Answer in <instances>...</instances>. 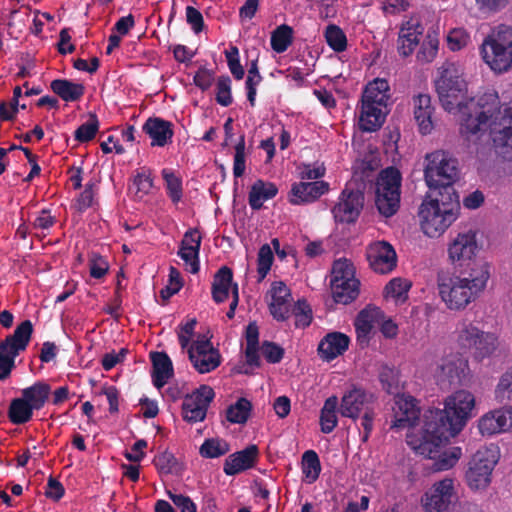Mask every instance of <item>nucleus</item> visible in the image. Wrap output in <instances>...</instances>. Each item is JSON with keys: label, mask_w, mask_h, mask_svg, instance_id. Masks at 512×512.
Instances as JSON below:
<instances>
[{"label": "nucleus", "mask_w": 512, "mask_h": 512, "mask_svg": "<svg viewBox=\"0 0 512 512\" xmlns=\"http://www.w3.org/2000/svg\"><path fill=\"white\" fill-rule=\"evenodd\" d=\"M461 65L445 62L435 81L442 107L462 116L460 132L468 140L489 129L496 152L512 161V102L501 106L495 93H485L477 100L468 96L467 83Z\"/></svg>", "instance_id": "f257e3e1"}, {"label": "nucleus", "mask_w": 512, "mask_h": 512, "mask_svg": "<svg viewBox=\"0 0 512 512\" xmlns=\"http://www.w3.org/2000/svg\"><path fill=\"white\" fill-rule=\"evenodd\" d=\"M372 403L373 395L371 393L360 385L350 384L343 392L338 411L341 416L356 421L362 412L371 408Z\"/></svg>", "instance_id": "ddd939ff"}, {"label": "nucleus", "mask_w": 512, "mask_h": 512, "mask_svg": "<svg viewBox=\"0 0 512 512\" xmlns=\"http://www.w3.org/2000/svg\"><path fill=\"white\" fill-rule=\"evenodd\" d=\"M439 368L440 379L448 381L450 385L463 384L469 372L468 360L458 354L444 358Z\"/></svg>", "instance_id": "aec40b11"}, {"label": "nucleus", "mask_w": 512, "mask_h": 512, "mask_svg": "<svg viewBox=\"0 0 512 512\" xmlns=\"http://www.w3.org/2000/svg\"><path fill=\"white\" fill-rule=\"evenodd\" d=\"M401 181V173L395 167L383 169L377 177L375 205L384 217H391L399 210Z\"/></svg>", "instance_id": "423d86ee"}, {"label": "nucleus", "mask_w": 512, "mask_h": 512, "mask_svg": "<svg viewBox=\"0 0 512 512\" xmlns=\"http://www.w3.org/2000/svg\"><path fill=\"white\" fill-rule=\"evenodd\" d=\"M189 360L193 367L201 374L215 370L221 363V356L211 341L205 337H198L188 349Z\"/></svg>", "instance_id": "4468645a"}, {"label": "nucleus", "mask_w": 512, "mask_h": 512, "mask_svg": "<svg viewBox=\"0 0 512 512\" xmlns=\"http://www.w3.org/2000/svg\"><path fill=\"white\" fill-rule=\"evenodd\" d=\"M295 325L299 328L308 327L312 321V310L306 300H298L294 306Z\"/></svg>", "instance_id": "5fc2aeb1"}, {"label": "nucleus", "mask_w": 512, "mask_h": 512, "mask_svg": "<svg viewBox=\"0 0 512 512\" xmlns=\"http://www.w3.org/2000/svg\"><path fill=\"white\" fill-rule=\"evenodd\" d=\"M419 217L423 232L429 237H436L456 220V213L452 203L440 204L438 199H430L421 204Z\"/></svg>", "instance_id": "6e6552de"}, {"label": "nucleus", "mask_w": 512, "mask_h": 512, "mask_svg": "<svg viewBox=\"0 0 512 512\" xmlns=\"http://www.w3.org/2000/svg\"><path fill=\"white\" fill-rule=\"evenodd\" d=\"M245 172V138L240 136L239 142L235 146V155L233 163V174L235 177H241Z\"/></svg>", "instance_id": "052dcab7"}, {"label": "nucleus", "mask_w": 512, "mask_h": 512, "mask_svg": "<svg viewBox=\"0 0 512 512\" xmlns=\"http://www.w3.org/2000/svg\"><path fill=\"white\" fill-rule=\"evenodd\" d=\"M230 450L229 444L222 439L211 438L204 441L200 447V454L205 458H217Z\"/></svg>", "instance_id": "09e8293b"}, {"label": "nucleus", "mask_w": 512, "mask_h": 512, "mask_svg": "<svg viewBox=\"0 0 512 512\" xmlns=\"http://www.w3.org/2000/svg\"><path fill=\"white\" fill-rule=\"evenodd\" d=\"M327 44L336 52H342L347 47L345 33L336 25H329L325 31Z\"/></svg>", "instance_id": "8fccbe9b"}, {"label": "nucleus", "mask_w": 512, "mask_h": 512, "mask_svg": "<svg viewBox=\"0 0 512 512\" xmlns=\"http://www.w3.org/2000/svg\"><path fill=\"white\" fill-rule=\"evenodd\" d=\"M98 128V119L95 114H91L89 121L79 126L75 131V139L81 143L88 142L95 137Z\"/></svg>", "instance_id": "864d4df0"}, {"label": "nucleus", "mask_w": 512, "mask_h": 512, "mask_svg": "<svg viewBox=\"0 0 512 512\" xmlns=\"http://www.w3.org/2000/svg\"><path fill=\"white\" fill-rule=\"evenodd\" d=\"M422 34V29L417 22L407 21L402 25L398 37V51L407 57L412 54L414 48L419 43V36Z\"/></svg>", "instance_id": "cd10ccee"}, {"label": "nucleus", "mask_w": 512, "mask_h": 512, "mask_svg": "<svg viewBox=\"0 0 512 512\" xmlns=\"http://www.w3.org/2000/svg\"><path fill=\"white\" fill-rule=\"evenodd\" d=\"M51 90L66 102L79 100L85 92L81 83H74L66 79H56L50 84Z\"/></svg>", "instance_id": "2f4dec72"}, {"label": "nucleus", "mask_w": 512, "mask_h": 512, "mask_svg": "<svg viewBox=\"0 0 512 512\" xmlns=\"http://www.w3.org/2000/svg\"><path fill=\"white\" fill-rule=\"evenodd\" d=\"M293 40V29L282 24L271 34V47L277 53H283L291 45Z\"/></svg>", "instance_id": "c03bdc74"}, {"label": "nucleus", "mask_w": 512, "mask_h": 512, "mask_svg": "<svg viewBox=\"0 0 512 512\" xmlns=\"http://www.w3.org/2000/svg\"><path fill=\"white\" fill-rule=\"evenodd\" d=\"M382 311L376 307H367L363 309L355 319V329L358 339L366 338L374 324L382 317Z\"/></svg>", "instance_id": "473e14b6"}, {"label": "nucleus", "mask_w": 512, "mask_h": 512, "mask_svg": "<svg viewBox=\"0 0 512 512\" xmlns=\"http://www.w3.org/2000/svg\"><path fill=\"white\" fill-rule=\"evenodd\" d=\"M273 253L268 244H264L260 247L257 259V272L259 275L258 281H262L268 274L271 265L273 263Z\"/></svg>", "instance_id": "603ef678"}, {"label": "nucleus", "mask_w": 512, "mask_h": 512, "mask_svg": "<svg viewBox=\"0 0 512 512\" xmlns=\"http://www.w3.org/2000/svg\"><path fill=\"white\" fill-rule=\"evenodd\" d=\"M411 285L408 279L401 277L393 278L384 288V297L393 300L395 304H403L408 299Z\"/></svg>", "instance_id": "f704fd0d"}, {"label": "nucleus", "mask_w": 512, "mask_h": 512, "mask_svg": "<svg viewBox=\"0 0 512 512\" xmlns=\"http://www.w3.org/2000/svg\"><path fill=\"white\" fill-rule=\"evenodd\" d=\"M489 278L487 263H475L458 274L441 271L437 274L438 293L449 310L461 311L483 293Z\"/></svg>", "instance_id": "7ed1b4c3"}, {"label": "nucleus", "mask_w": 512, "mask_h": 512, "mask_svg": "<svg viewBox=\"0 0 512 512\" xmlns=\"http://www.w3.org/2000/svg\"><path fill=\"white\" fill-rule=\"evenodd\" d=\"M225 56L232 75L237 80H241L244 77L245 72L239 61L238 48L235 46L231 47L230 50L225 51Z\"/></svg>", "instance_id": "680f3d73"}, {"label": "nucleus", "mask_w": 512, "mask_h": 512, "mask_svg": "<svg viewBox=\"0 0 512 512\" xmlns=\"http://www.w3.org/2000/svg\"><path fill=\"white\" fill-rule=\"evenodd\" d=\"M349 343V337L343 333H328L318 345V354L323 360L331 361L342 355L348 349Z\"/></svg>", "instance_id": "393cba45"}, {"label": "nucleus", "mask_w": 512, "mask_h": 512, "mask_svg": "<svg viewBox=\"0 0 512 512\" xmlns=\"http://www.w3.org/2000/svg\"><path fill=\"white\" fill-rule=\"evenodd\" d=\"M370 267L377 273L391 272L397 264V255L391 244L386 241L371 243L366 250Z\"/></svg>", "instance_id": "f3484780"}, {"label": "nucleus", "mask_w": 512, "mask_h": 512, "mask_svg": "<svg viewBox=\"0 0 512 512\" xmlns=\"http://www.w3.org/2000/svg\"><path fill=\"white\" fill-rule=\"evenodd\" d=\"M251 410V402L246 398H240L227 409V420L231 423L244 424L247 422Z\"/></svg>", "instance_id": "49530a36"}, {"label": "nucleus", "mask_w": 512, "mask_h": 512, "mask_svg": "<svg viewBox=\"0 0 512 512\" xmlns=\"http://www.w3.org/2000/svg\"><path fill=\"white\" fill-rule=\"evenodd\" d=\"M413 106L414 118L420 133L423 135L431 133L434 127L432 121L434 107L431 103V97L428 94H418L413 98Z\"/></svg>", "instance_id": "bb28decb"}, {"label": "nucleus", "mask_w": 512, "mask_h": 512, "mask_svg": "<svg viewBox=\"0 0 512 512\" xmlns=\"http://www.w3.org/2000/svg\"><path fill=\"white\" fill-rule=\"evenodd\" d=\"M498 347L497 337L488 332H484L481 337L475 341V346L470 350L476 359L483 360L491 356Z\"/></svg>", "instance_id": "58836bf2"}, {"label": "nucleus", "mask_w": 512, "mask_h": 512, "mask_svg": "<svg viewBox=\"0 0 512 512\" xmlns=\"http://www.w3.org/2000/svg\"><path fill=\"white\" fill-rule=\"evenodd\" d=\"M394 420L391 428L404 429L412 427L419 419L420 409L417 406L416 399L410 395H399L395 400Z\"/></svg>", "instance_id": "a211bd4d"}, {"label": "nucleus", "mask_w": 512, "mask_h": 512, "mask_svg": "<svg viewBox=\"0 0 512 512\" xmlns=\"http://www.w3.org/2000/svg\"><path fill=\"white\" fill-rule=\"evenodd\" d=\"M33 410L23 398L13 399L9 407V419L13 424H24L32 418Z\"/></svg>", "instance_id": "79ce46f5"}, {"label": "nucleus", "mask_w": 512, "mask_h": 512, "mask_svg": "<svg viewBox=\"0 0 512 512\" xmlns=\"http://www.w3.org/2000/svg\"><path fill=\"white\" fill-rule=\"evenodd\" d=\"M201 239L197 229H189L184 234L178 251V255L185 262L187 270L193 274L199 271Z\"/></svg>", "instance_id": "412c9836"}, {"label": "nucleus", "mask_w": 512, "mask_h": 512, "mask_svg": "<svg viewBox=\"0 0 512 512\" xmlns=\"http://www.w3.org/2000/svg\"><path fill=\"white\" fill-rule=\"evenodd\" d=\"M197 321L195 318L190 319L185 324L179 326V330L177 331L178 340L180 346L183 350L186 348L189 349V344L192 336L194 335V330L196 327Z\"/></svg>", "instance_id": "e2e57ef3"}, {"label": "nucleus", "mask_w": 512, "mask_h": 512, "mask_svg": "<svg viewBox=\"0 0 512 512\" xmlns=\"http://www.w3.org/2000/svg\"><path fill=\"white\" fill-rule=\"evenodd\" d=\"M328 183L324 181L299 182L292 185L290 202L294 205L314 202L328 191Z\"/></svg>", "instance_id": "5701e85b"}, {"label": "nucleus", "mask_w": 512, "mask_h": 512, "mask_svg": "<svg viewBox=\"0 0 512 512\" xmlns=\"http://www.w3.org/2000/svg\"><path fill=\"white\" fill-rule=\"evenodd\" d=\"M483 436H491L512 428V407L494 410L483 415L478 422Z\"/></svg>", "instance_id": "6ab92c4d"}, {"label": "nucleus", "mask_w": 512, "mask_h": 512, "mask_svg": "<svg viewBox=\"0 0 512 512\" xmlns=\"http://www.w3.org/2000/svg\"><path fill=\"white\" fill-rule=\"evenodd\" d=\"M232 270L227 267H221L214 275L212 283V298L216 303H223L229 296V291L233 290L234 284Z\"/></svg>", "instance_id": "c756f323"}, {"label": "nucleus", "mask_w": 512, "mask_h": 512, "mask_svg": "<svg viewBox=\"0 0 512 512\" xmlns=\"http://www.w3.org/2000/svg\"><path fill=\"white\" fill-rule=\"evenodd\" d=\"M388 81L376 78L369 82L362 95V110L360 115L361 129L373 132L379 129L388 113L390 100Z\"/></svg>", "instance_id": "20e7f679"}, {"label": "nucleus", "mask_w": 512, "mask_h": 512, "mask_svg": "<svg viewBox=\"0 0 512 512\" xmlns=\"http://www.w3.org/2000/svg\"><path fill=\"white\" fill-rule=\"evenodd\" d=\"M484 333L472 323L462 322L456 329L457 343L464 350H472L475 341Z\"/></svg>", "instance_id": "4c0bfd02"}, {"label": "nucleus", "mask_w": 512, "mask_h": 512, "mask_svg": "<svg viewBox=\"0 0 512 512\" xmlns=\"http://www.w3.org/2000/svg\"><path fill=\"white\" fill-rule=\"evenodd\" d=\"M214 396L213 389L207 385H201L198 389L187 395L182 403L184 420L190 423L203 421Z\"/></svg>", "instance_id": "2eb2a0df"}, {"label": "nucleus", "mask_w": 512, "mask_h": 512, "mask_svg": "<svg viewBox=\"0 0 512 512\" xmlns=\"http://www.w3.org/2000/svg\"><path fill=\"white\" fill-rule=\"evenodd\" d=\"M302 472L305 481L309 484L314 483L321 472V464L317 453L313 450H307L302 455Z\"/></svg>", "instance_id": "37998d69"}, {"label": "nucleus", "mask_w": 512, "mask_h": 512, "mask_svg": "<svg viewBox=\"0 0 512 512\" xmlns=\"http://www.w3.org/2000/svg\"><path fill=\"white\" fill-rule=\"evenodd\" d=\"M339 401L337 396L332 395L328 397L321 409L320 413V426L323 433H331L338 424L337 407Z\"/></svg>", "instance_id": "72a5a7b5"}, {"label": "nucleus", "mask_w": 512, "mask_h": 512, "mask_svg": "<svg viewBox=\"0 0 512 512\" xmlns=\"http://www.w3.org/2000/svg\"><path fill=\"white\" fill-rule=\"evenodd\" d=\"M379 381L382 388L389 394H398L400 391L399 371L394 367L382 365L379 370Z\"/></svg>", "instance_id": "a18cd8bd"}, {"label": "nucleus", "mask_w": 512, "mask_h": 512, "mask_svg": "<svg viewBox=\"0 0 512 512\" xmlns=\"http://www.w3.org/2000/svg\"><path fill=\"white\" fill-rule=\"evenodd\" d=\"M437 52L438 41L436 39H429L422 43L417 53V59L421 62H431L436 57Z\"/></svg>", "instance_id": "69168bd1"}, {"label": "nucleus", "mask_w": 512, "mask_h": 512, "mask_svg": "<svg viewBox=\"0 0 512 512\" xmlns=\"http://www.w3.org/2000/svg\"><path fill=\"white\" fill-rule=\"evenodd\" d=\"M498 462L497 453L492 448L478 450L469 462L465 478L472 490H482L489 486L491 475Z\"/></svg>", "instance_id": "9b49d317"}, {"label": "nucleus", "mask_w": 512, "mask_h": 512, "mask_svg": "<svg viewBox=\"0 0 512 512\" xmlns=\"http://www.w3.org/2000/svg\"><path fill=\"white\" fill-rule=\"evenodd\" d=\"M364 205V194L359 190L344 189L332 213L337 222L353 223L359 217Z\"/></svg>", "instance_id": "dca6fc26"}, {"label": "nucleus", "mask_w": 512, "mask_h": 512, "mask_svg": "<svg viewBox=\"0 0 512 512\" xmlns=\"http://www.w3.org/2000/svg\"><path fill=\"white\" fill-rule=\"evenodd\" d=\"M151 361L153 365V384L158 388H162L168 380L173 376V365L168 355L164 352L151 353Z\"/></svg>", "instance_id": "c85d7f7f"}, {"label": "nucleus", "mask_w": 512, "mask_h": 512, "mask_svg": "<svg viewBox=\"0 0 512 512\" xmlns=\"http://www.w3.org/2000/svg\"><path fill=\"white\" fill-rule=\"evenodd\" d=\"M484 62L495 73L508 72L512 68V27L499 25L491 31L481 45Z\"/></svg>", "instance_id": "39448f33"}, {"label": "nucleus", "mask_w": 512, "mask_h": 512, "mask_svg": "<svg viewBox=\"0 0 512 512\" xmlns=\"http://www.w3.org/2000/svg\"><path fill=\"white\" fill-rule=\"evenodd\" d=\"M477 250L476 234L469 230L459 233L448 246V258L455 269H470L475 263H485L474 259Z\"/></svg>", "instance_id": "f8f14e48"}, {"label": "nucleus", "mask_w": 512, "mask_h": 512, "mask_svg": "<svg viewBox=\"0 0 512 512\" xmlns=\"http://www.w3.org/2000/svg\"><path fill=\"white\" fill-rule=\"evenodd\" d=\"M154 463L161 473L169 474L174 471L177 460L172 453L166 451L156 456Z\"/></svg>", "instance_id": "0e129e2a"}, {"label": "nucleus", "mask_w": 512, "mask_h": 512, "mask_svg": "<svg viewBox=\"0 0 512 512\" xmlns=\"http://www.w3.org/2000/svg\"><path fill=\"white\" fill-rule=\"evenodd\" d=\"M109 270L108 262L104 257L97 253H92L89 257V271L93 278H103Z\"/></svg>", "instance_id": "4d7b16f0"}, {"label": "nucleus", "mask_w": 512, "mask_h": 512, "mask_svg": "<svg viewBox=\"0 0 512 512\" xmlns=\"http://www.w3.org/2000/svg\"><path fill=\"white\" fill-rule=\"evenodd\" d=\"M462 450L460 447H452L439 455L436 463L438 470H448L452 468L460 459Z\"/></svg>", "instance_id": "13d9d810"}, {"label": "nucleus", "mask_w": 512, "mask_h": 512, "mask_svg": "<svg viewBox=\"0 0 512 512\" xmlns=\"http://www.w3.org/2000/svg\"><path fill=\"white\" fill-rule=\"evenodd\" d=\"M162 176L165 180L167 192L174 203H177L182 198V183L175 173L169 169L162 171Z\"/></svg>", "instance_id": "3c124183"}, {"label": "nucleus", "mask_w": 512, "mask_h": 512, "mask_svg": "<svg viewBox=\"0 0 512 512\" xmlns=\"http://www.w3.org/2000/svg\"><path fill=\"white\" fill-rule=\"evenodd\" d=\"M278 189L275 184L257 180L249 192V205L253 210H259L263 203L276 196Z\"/></svg>", "instance_id": "7c9ffc66"}, {"label": "nucleus", "mask_w": 512, "mask_h": 512, "mask_svg": "<svg viewBox=\"0 0 512 512\" xmlns=\"http://www.w3.org/2000/svg\"><path fill=\"white\" fill-rule=\"evenodd\" d=\"M259 331L255 323H250L246 328V363L249 366L259 367L260 358L258 353Z\"/></svg>", "instance_id": "e433bc0d"}, {"label": "nucleus", "mask_w": 512, "mask_h": 512, "mask_svg": "<svg viewBox=\"0 0 512 512\" xmlns=\"http://www.w3.org/2000/svg\"><path fill=\"white\" fill-rule=\"evenodd\" d=\"M33 332L30 320L20 323L12 335L0 342V380H6L15 367L16 356L26 349Z\"/></svg>", "instance_id": "1a4fd4ad"}, {"label": "nucleus", "mask_w": 512, "mask_h": 512, "mask_svg": "<svg viewBox=\"0 0 512 512\" xmlns=\"http://www.w3.org/2000/svg\"><path fill=\"white\" fill-rule=\"evenodd\" d=\"M269 310L274 319L285 321L290 315L291 293L282 281L273 282L270 289Z\"/></svg>", "instance_id": "4be33fe9"}, {"label": "nucleus", "mask_w": 512, "mask_h": 512, "mask_svg": "<svg viewBox=\"0 0 512 512\" xmlns=\"http://www.w3.org/2000/svg\"><path fill=\"white\" fill-rule=\"evenodd\" d=\"M167 494L180 512H196V505L190 497L183 494H176L171 491H167Z\"/></svg>", "instance_id": "338daca9"}, {"label": "nucleus", "mask_w": 512, "mask_h": 512, "mask_svg": "<svg viewBox=\"0 0 512 512\" xmlns=\"http://www.w3.org/2000/svg\"><path fill=\"white\" fill-rule=\"evenodd\" d=\"M470 37L463 29H453L447 36V45L452 51H459L466 47Z\"/></svg>", "instance_id": "bf43d9fd"}, {"label": "nucleus", "mask_w": 512, "mask_h": 512, "mask_svg": "<svg viewBox=\"0 0 512 512\" xmlns=\"http://www.w3.org/2000/svg\"><path fill=\"white\" fill-rule=\"evenodd\" d=\"M50 393V386L44 382H36L34 385L22 390V398L35 410L41 409Z\"/></svg>", "instance_id": "c9c22d12"}, {"label": "nucleus", "mask_w": 512, "mask_h": 512, "mask_svg": "<svg viewBox=\"0 0 512 512\" xmlns=\"http://www.w3.org/2000/svg\"><path fill=\"white\" fill-rule=\"evenodd\" d=\"M143 131L152 139V146L164 147L174 135L173 124L161 118H149L143 125Z\"/></svg>", "instance_id": "a878e982"}, {"label": "nucleus", "mask_w": 512, "mask_h": 512, "mask_svg": "<svg viewBox=\"0 0 512 512\" xmlns=\"http://www.w3.org/2000/svg\"><path fill=\"white\" fill-rule=\"evenodd\" d=\"M258 456V448L250 445L247 448L229 455L224 463V473L229 476L236 475L254 466Z\"/></svg>", "instance_id": "b1692460"}, {"label": "nucleus", "mask_w": 512, "mask_h": 512, "mask_svg": "<svg viewBox=\"0 0 512 512\" xmlns=\"http://www.w3.org/2000/svg\"><path fill=\"white\" fill-rule=\"evenodd\" d=\"M458 499L455 479L445 477L434 482L422 495L421 506L425 512H447Z\"/></svg>", "instance_id": "9d476101"}, {"label": "nucleus", "mask_w": 512, "mask_h": 512, "mask_svg": "<svg viewBox=\"0 0 512 512\" xmlns=\"http://www.w3.org/2000/svg\"><path fill=\"white\" fill-rule=\"evenodd\" d=\"M494 395L499 402L512 401V366L501 374Z\"/></svg>", "instance_id": "de8ad7c7"}, {"label": "nucleus", "mask_w": 512, "mask_h": 512, "mask_svg": "<svg viewBox=\"0 0 512 512\" xmlns=\"http://www.w3.org/2000/svg\"><path fill=\"white\" fill-rule=\"evenodd\" d=\"M261 352L269 363L280 362L284 354V350L272 342H264L261 346Z\"/></svg>", "instance_id": "774afa93"}, {"label": "nucleus", "mask_w": 512, "mask_h": 512, "mask_svg": "<svg viewBox=\"0 0 512 512\" xmlns=\"http://www.w3.org/2000/svg\"><path fill=\"white\" fill-rule=\"evenodd\" d=\"M359 285V281L341 282L336 290L335 284H330L333 299L341 304H348L354 301L359 294Z\"/></svg>", "instance_id": "a19ab883"}, {"label": "nucleus", "mask_w": 512, "mask_h": 512, "mask_svg": "<svg viewBox=\"0 0 512 512\" xmlns=\"http://www.w3.org/2000/svg\"><path fill=\"white\" fill-rule=\"evenodd\" d=\"M476 400L468 390H457L445 399L444 410H429L420 430L407 434L406 442L416 454L433 459L443 443L456 436L475 413Z\"/></svg>", "instance_id": "f03ea898"}, {"label": "nucleus", "mask_w": 512, "mask_h": 512, "mask_svg": "<svg viewBox=\"0 0 512 512\" xmlns=\"http://www.w3.org/2000/svg\"><path fill=\"white\" fill-rule=\"evenodd\" d=\"M216 101L224 107L232 103L231 80L228 76H220L217 80Z\"/></svg>", "instance_id": "6e6d98bb"}, {"label": "nucleus", "mask_w": 512, "mask_h": 512, "mask_svg": "<svg viewBox=\"0 0 512 512\" xmlns=\"http://www.w3.org/2000/svg\"><path fill=\"white\" fill-rule=\"evenodd\" d=\"M426 161L424 174L429 188L453 190L452 184L459 176L457 160L444 151H435L426 156Z\"/></svg>", "instance_id": "0eeeda50"}, {"label": "nucleus", "mask_w": 512, "mask_h": 512, "mask_svg": "<svg viewBox=\"0 0 512 512\" xmlns=\"http://www.w3.org/2000/svg\"><path fill=\"white\" fill-rule=\"evenodd\" d=\"M352 281H358L355 278L353 264L346 259H339L335 261L332 267L330 284H335V286L338 287L341 282L347 283ZM337 289L338 288H336V290Z\"/></svg>", "instance_id": "ea45409f"}]
</instances>
